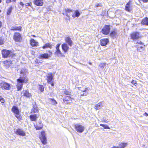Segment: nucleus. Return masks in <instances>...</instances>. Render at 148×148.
Segmentation results:
<instances>
[{"instance_id": "obj_39", "label": "nucleus", "mask_w": 148, "mask_h": 148, "mask_svg": "<svg viewBox=\"0 0 148 148\" xmlns=\"http://www.w3.org/2000/svg\"><path fill=\"white\" fill-rule=\"evenodd\" d=\"M50 100L51 103L53 104H55L57 103V102L56 101L53 99H50Z\"/></svg>"}, {"instance_id": "obj_29", "label": "nucleus", "mask_w": 148, "mask_h": 148, "mask_svg": "<svg viewBox=\"0 0 148 148\" xmlns=\"http://www.w3.org/2000/svg\"><path fill=\"white\" fill-rule=\"evenodd\" d=\"M137 50L140 52H142L143 51L144 49L145 45H137Z\"/></svg>"}, {"instance_id": "obj_34", "label": "nucleus", "mask_w": 148, "mask_h": 148, "mask_svg": "<svg viewBox=\"0 0 148 148\" xmlns=\"http://www.w3.org/2000/svg\"><path fill=\"white\" fill-rule=\"evenodd\" d=\"M127 144L126 143H121L119 146V148H124L127 145Z\"/></svg>"}, {"instance_id": "obj_14", "label": "nucleus", "mask_w": 148, "mask_h": 148, "mask_svg": "<svg viewBox=\"0 0 148 148\" xmlns=\"http://www.w3.org/2000/svg\"><path fill=\"white\" fill-rule=\"evenodd\" d=\"M131 1H129L126 4L125 6V10L126 11L130 12L132 10V7L130 6Z\"/></svg>"}, {"instance_id": "obj_1", "label": "nucleus", "mask_w": 148, "mask_h": 148, "mask_svg": "<svg viewBox=\"0 0 148 148\" xmlns=\"http://www.w3.org/2000/svg\"><path fill=\"white\" fill-rule=\"evenodd\" d=\"M20 77L17 79L16 87L18 90H20L23 87L24 83L28 81L26 75L28 73L27 70L25 68H22L20 71Z\"/></svg>"}, {"instance_id": "obj_6", "label": "nucleus", "mask_w": 148, "mask_h": 148, "mask_svg": "<svg viewBox=\"0 0 148 148\" xmlns=\"http://www.w3.org/2000/svg\"><path fill=\"white\" fill-rule=\"evenodd\" d=\"M65 14L67 16V18H65L66 20H70V17L69 16L73 14V11L70 9H65Z\"/></svg>"}, {"instance_id": "obj_24", "label": "nucleus", "mask_w": 148, "mask_h": 148, "mask_svg": "<svg viewBox=\"0 0 148 148\" xmlns=\"http://www.w3.org/2000/svg\"><path fill=\"white\" fill-rule=\"evenodd\" d=\"M37 115L36 114H31L29 116L30 119L32 121H35L36 120V119L38 117Z\"/></svg>"}, {"instance_id": "obj_37", "label": "nucleus", "mask_w": 148, "mask_h": 148, "mask_svg": "<svg viewBox=\"0 0 148 148\" xmlns=\"http://www.w3.org/2000/svg\"><path fill=\"white\" fill-rule=\"evenodd\" d=\"M15 116L19 120H20L21 119L22 117L20 115L19 113L18 114H15Z\"/></svg>"}, {"instance_id": "obj_46", "label": "nucleus", "mask_w": 148, "mask_h": 148, "mask_svg": "<svg viewBox=\"0 0 148 148\" xmlns=\"http://www.w3.org/2000/svg\"><path fill=\"white\" fill-rule=\"evenodd\" d=\"M136 44H139V45H144L143 43L141 42V41H138L137 42Z\"/></svg>"}, {"instance_id": "obj_13", "label": "nucleus", "mask_w": 148, "mask_h": 148, "mask_svg": "<svg viewBox=\"0 0 148 148\" xmlns=\"http://www.w3.org/2000/svg\"><path fill=\"white\" fill-rule=\"evenodd\" d=\"M109 40L108 38L101 39L100 40V43L102 46H106L109 42Z\"/></svg>"}, {"instance_id": "obj_22", "label": "nucleus", "mask_w": 148, "mask_h": 148, "mask_svg": "<svg viewBox=\"0 0 148 148\" xmlns=\"http://www.w3.org/2000/svg\"><path fill=\"white\" fill-rule=\"evenodd\" d=\"M31 45L33 47L37 46L38 45V42H36L34 39H32L30 41Z\"/></svg>"}, {"instance_id": "obj_26", "label": "nucleus", "mask_w": 148, "mask_h": 148, "mask_svg": "<svg viewBox=\"0 0 148 148\" xmlns=\"http://www.w3.org/2000/svg\"><path fill=\"white\" fill-rule=\"evenodd\" d=\"M21 26L17 27L16 26L12 27L10 28L11 30H21Z\"/></svg>"}, {"instance_id": "obj_53", "label": "nucleus", "mask_w": 148, "mask_h": 148, "mask_svg": "<svg viewBox=\"0 0 148 148\" xmlns=\"http://www.w3.org/2000/svg\"><path fill=\"white\" fill-rule=\"evenodd\" d=\"M20 4L21 5H22V6H23L24 5V4L22 2H20Z\"/></svg>"}, {"instance_id": "obj_31", "label": "nucleus", "mask_w": 148, "mask_h": 148, "mask_svg": "<svg viewBox=\"0 0 148 148\" xmlns=\"http://www.w3.org/2000/svg\"><path fill=\"white\" fill-rule=\"evenodd\" d=\"M52 47V45L51 44V43H46L45 44V45L43 46L42 48L44 49L47 48H51Z\"/></svg>"}, {"instance_id": "obj_5", "label": "nucleus", "mask_w": 148, "mask_h": 148, "mask_svg": "<svg viewBox=\"0 0 148 148\" xmlns=\"http://www.w3.org/2000/svg\"><path fill=\"white\" fill-rule=\"evenodd\" d=\"M0 87L5 90H9L10 88V85L8 83L3 82L0 83Z\"/></svg>"}, {"instance_id": "obj_44", "label": "nucleus", "mask_w": 148, "mask_h": 148, "mask_svg": "<svg viewBox=\"0 0 148 148\" xmlns=\"http://www.w3.org/2000/svg\"><path fill=\"white\" fill-rule=\"evenodd\" d=\"M3 43V40L1 37H0V45H2Z\"/></svg>"}, {"instance_id": "obj_45", "label": "nucleus", "mask_w": 148, "mask_h": 148, "mask_svg": "<svg viewBox=\"0 0 148 148\" xmlns=\"http://www.w3.org/2000/svg\"><path fill=\"white\" fill-rule=\"evenodd\" d=\"M15 0H6V3H9L11 2L12 1L15 2Z\"/></svg>"}, {"instance_id": "obj_10", "label": "nucleus", "mask_w": 148, "mask_h": 148, "mask_svg": "<svg viewBox=\"0 0 148 148\" xmlns=\"http://www.w3.org/2000/svg\"><path fill=\"white\" fill-rule=\"evenodd\" d=\"M13 38L16 42H19L21 39V35L19 33L16 32L14 34Z\"/></svg>"}, {"instance_id": "obj_59", "label": "nucleus", "mask_w": 148, "mask_h": 148, "mask_svg": "<svg viewBox=\"0 0 148 148\" xmlns=\"http://www.w3.org/2000/svg\"><path fill=\"white\" fill-rule=\"evenodd\" d=\"M1 0H0V3H1Z\"/></svg>"}, {"instance_id": "obj_11", "label": "nucleus", "mask_w": 148, "mask_h": 148, "mask_svg": "<svg viewBox=\"0 0 148 148\" xmlns=\"http://www.w3.org/2000/svg\"><path fill=\"white\" fill-rule=\"evenodd\" d=\"M16 134L21 136H24L26 135L25 132L22 129H16L15 131Z\"/></svg>"}, {"instance_id": "obj_52", "label": "nucleus", "mask_w": 148, "mask_h": 148, "mask_svg": "<svg viewBox=\"0 0 148 148\" xmlns=\"http://www.w3.org/2000/svg\"><path fill=\"white\" fill-rule=\"evenodd\" d=\"M143 1L144 3H146L148 1V0H143Z\"/></svg>"}, {"instance_id": "obj_9", "label": "nucleus", "mask_w": 148, "mask_h": 148, "mask_svg": "<svg viewBox=\"0 0 148 148\" xmlns=\"http://www.w3.org/2000/svg\"><path fill=\"white\" fill-rule=\"evenodd\" d=\"M41 137L40 138L42 143L44 145H45L47 143V139L45 137V133L44 132H41Z\"/></svg>"}, {"instance_id": "obj_61", "label": "nucleus", "mask_w": 148, "mask_h": 148, "mask_svg": "<svg viewBox=\"0 0 148 148\" xmlns=\"http://www.w3.org/2000/svg\"><path fill=\"white\" fill-rule=\"evenodd\" d=\"M63 14L64 15V13H63Z\"/></svg>"}, {"instance_id": "obj_56", "label": "nucleus", "mask_w": 148, "mask_h": 148, "mask_svg": "<svg viewBox=\"0 0 148 148\" xmlns=\"http://www.w3.org/2000/svg\"><path fill=\"white\" fill-rule=\"evenodd\" d=\"M144 114H145V115L146 116H148V114L146 112H145Z\"/></svg>"}, {"instance_id": "obj_57", "label": "nucleus", "mask_w": 148, "mask_h": 148, "mask_svg": "<svg viewBox=\"0 0 148 148\" xmlns=\"http://www.w3.org/2000/svg\"><path fill=\"white\" fill-rule=\"evenodd\" d=\"M1 25H2L1 22V21H0V28L1 27Z\"/></svg>"}, {"instance_id": "obj_38", "label": "nucleus", "mask_w": 148, "mask_h": 148, "mask_svg": "<svg viewBox=\"0 0 148 148\" xmlns=\"http://www.w3.org/2000/svg\"><path fill=\"white\" fill-rule=\"evenodd\" d=\"M39 89L41 92H43L44 90V88L43 86L42 85H39Z\"/></svg>"}, {"instance_id": "obj_47", "label": "nucleus", "mask_w": 148, "mask_h": 148, "mask_svg": "<svg viewBox=\"0 0 148 148\" xmlns=\"http://www.w3.org/2000/svg\"><path fill=\"white\" fill-rule=\"evenodd\" d=\"M95 7H96L101 6V4H99V3H98V4H96L95 5Z\"/></svg>"}, {"instance_id": "obj_30", "label": "nucleus", "mask_w": 148, "mask_h": 148, "mask_svg": "<svg viewBox=\"0 0 148 148\" xmlns=\"http://www.w3.org/2000/svg\"><path fill=\"white\" fill-rule=\"evenodd\" d=\"M116 30L114 29L111 32L110 34V36L114 38V37H116Z\"/></svg>"}, {"instance_id": "obj_27", "label": "nucleus", "mask_w": 148, "mask_h": 148, "mask_svg": "<svg viewBox=\"0 0 148 148\" xmlns=\"http://www.w3.org/2000/svg\"><path fill=\"white\" fill-rule=\"evenodd\" d=\"M103 107L102 102H101L95 105V108L96 110L100 109Z\"/></svg>"}, {"instance_id": "obj_18", "label": "nucleus", "mask_w": 148, "mask_h": 148, "mask_svg": "<svg viewBox=\"0 0 148 148\" xmlns=\"http://www.w3.org/2000/svg\"><path fill=\"white\" fill-rule=\"evenodd\" d=\"M12 111L15 114L19 113V111L18 108L16 106H14L12 108Z\"/></svg>"}, {"instance_id": "obj_50", "label": "nucleus", "mask_w": 148, "mask_h": 148, "mask_svg": "<svg viewBox=\"0 0 148 148\" xmlns=\"http://www.w3.org/2000/svg\"><path fill=\"white\" fill-rule=\"evenodd\" d=\"M53 82H51L50 83V82H49V83H48L49 84H51V85L52 86H54V84H53Z\"/></svg>"}, {"instance_id": "obj_54", "label": "nucleus", "mask_w": 148, "mask_h": 148, "mask_svg": "<svg viewBox=\"0 0 148 148\" xmlns=\"http://www.w3.org/2000/svg\"><path fill=\"white\" fill-rule=\"evenodd\" d=\"M111 148H119V147L114 146L112 147Z\"/></svg>"}, {"instance_id": "obj_40", "label": "nucleus", "mask_w": 148, "mask_h": 148, "mask_svg": "<svg viewBox=\"0 0 148 148\" xmlns=\"http://www.w3.org/2000/svg\"><path fill=\"white\" fill-rule=\"evenodd\" d=\"M106 64L105 63H101L99 65V66L101 68H103L106 66Z\"/></svg>"}, {"instance_id": "obj_32", "label": "nucleus", "mask_w": 148, "mask_h": 148, "mask_svg": "<svg viewBox=\"0 0 148 148\" xmlns=\"http://www.w3.org/2000/svg\"><path fill=\"white\" fill-rule=\"evenodd\" d=\"M38 112V108L36 106H34L31 110V113H34Z\"/></svg>"}, {"instance_id": "obj_17", "label": "nucleus", "mask_w": 148, "mask_h": 148, "mask_svg": "<svg viewBox=\"0 0 148 148\" xmlns=\"http://www.w3.org/2000/svg\"><path fill=\"white\" fill-rule=\"evenodd\" d=\"M4 66L6 68H8L12 64V62L10 60H8L4 61Z\"/></svg>"}, {"instance_id": "obj_43", "label": "nucleus", "mask_w": 148, "mask_h": 148, "mask_svg": "<svg viewBox=\"0 0 148 148\" xmlns=\"http://www.w3.org/2000/svg\"><path fill=\"white\" fill-rule=\"evenodd\" d=\"M103 121L106 123H108L109 121L108 120V119L106 118L104 119Z\"/></svg>"}, {"instance_id": "obj_16", "label": "nucleus", "mask_w": 148, "mask_h": 148, "mask_svg": "<svg viewBox=\"0 0 148 148\" xmlns=\"http://www.w3.org/2000/svg\"><path fill=\"white\" fill-rule=\"evenodd\" d=\"M62 50L65 53L69 49V46L66 43L62 44Z\"/></svg>"}, {"instance_id": "obj_51", "label": "nucleus", "mask_w": 148, "mask_h": 148, "mask_svg": "<svg viewBox=\"0 0 148 148\" xmlns=\"http://www.w3.org/2000/svg\"><path fill=\"white\" fill-rule=\"evenodd\" d=\"M25 5L26 6H30V3H26V4H25Z\"/></svg>"}, {"instance_id": "obj_23", "label": "nucleus", "mask_w": 148, "mask_h": 148, "mask_svg": "<svg viewBox=\"0 0 148 148\" xmlns=\"http://www.w3.org/2000/svg\"><path fill=\"white\" fill-rule=\"evenodd\" d=\"M65 40L70 46H71L72 44V41L70 38L69 37H66Z\"/></svg>"}, {"instance_id": "obj_48", "label": "nucleus", "mask_w": 148, "mask_h": 148, "mask_svg": "<svg viewBox=\"0 0 148 148\" xmlns=\"http://www.w3.org/2000/svg\"><path fill=\"white\" fill-rule=\"evenodd\" d=\"M86 95H87V93H84L82 94H81V96H86Z\"/></svg>"}, {"instance_id": "obj_28", "label": "nucleus", "mask_w": 148, "mask_h": 148, "mask_svg": "<svg viewBox=\"0 0 148 148\" xmlns=\"http://www.w3.org/2000/svg\"><path fill=\"white\" fill-rule=\"evenodd\" d=\"M141 23L143 25H148V18H143L141 21Z\"/></svg>"}, {"instance_id": "obj_19", "label": "nucleus", "mask_w": 148, "mask_h": 148, "mask_svg": "<svg viewBox=\"0 0 148 148\" xmlns=\"http://www.w3.org/2000/svg\"><path fill=\"white\" fill-rule=\"evenodd\" d=\"M47 82L48 83L51 82L53 81V74L52 73L49 74L47 76Z\"/></svg>"}, {"instance_id": "obj_55", "label": "nucleus", "mask_w": 148, "mask_h": 148, "mask_svg": "<svg viewBox=\"0 0 148 148\" xmlns=\"http://www.w3.org/2000/svg\"><path fill=\"white\" fill-rule=\"evenodd\" d=\"M87 90H88V89L87 88H86L84 90H83V92H86V91Z\"/></svg>"}, {"instance_id": "obj_41", "label": "nucleus", "mask_w": 148, "mask_h": 148, "mask_svg": "<svg viewBox=\"0 0 148 148\" xmlns=\"http://www.w3.org/2000/svg\"><path fill=\"white\" fill-rule=\"evenodd\" d=\"M35 127L37 130H40L41 129L42 127V126L41 125L40 126H38L37 125L35 126Z\"/></svg>"}, {"instance_id": "obj_3", "label": "nucleus", "mask_w": 148, "mask_h": 148, "mask_svg": "<svg viewBox=\"0 0 148 148\" xmlns=\"http://www.w3.org/2000/svg\"><path fill=\"white\" fill-rule=\"evenodd\" d=\"M75 128L77 132L79 133H82L84 130V126L78 124L75 125Z\"/></svg>"}, {"instance_id": "obj_33", "label": "nucleus", "mask_w": 148, "mask_h": 148, "mask_svg": "<svg viewBox=\"0 0 148 148\" xmlns=\"http://www.w3.org/2000/svg\"><path fill=\"white\" fill-rule=\"evenodd\" d=\"M12 6L8 8L7 12V14L8 15H10V14L12 12Z\"/></svg>"}, {"instance_id": "obj_15", "label": "nucleus", "mask_w": 148, "mask_h": 148, "mask_svg": "<svg viewBox=\"0 0 148 148\" xmlns=\"http://www.w3.org/2000/svg\"><path fill=\"white\" fill-rule=\"evenodd\" d=\"M34 3L36 5L38 6H42L43 4V0H34Z\"/></svg>"}, {"instance_id": "obj_4", "label": "nucleus", "mask_w": 148, "mask_h": 148, "mask_svg": "<svg viewBox=\"0 0 148 148\" xmlns=\"http://www.w3.org/2000/svg\"><path fill=\"white\" fill-rule=\"evenodd\" d=\"M110 27L109 25H106L102 28L101 32L103 34L108 35L110 32Z\"/></svg>"}, {"instance_id": "obj_62", "label": "nucleus", "mask_w": 148, "mask_h": 148, "mask_svg": "<svg viewBox=\"0 0 148 148\" xmlns=\"http://www.w3.org/2000/svg\"><path fill=\"white\" fill-rule=\"evenodd\" d=\"M41 123V122H40V123Z\"/></svg>"}, {"instance_id": "obj_58", "label": "nucleus", "mask_w": 148, "mask_h": 148, "mask_svg": "<svg viewBox=\"0 0 148 148\" xmlns=\"http://www.w3.org/2000/svg\"><path fill=\"white\" fill-rule=\"evenodd\" d=\"M89 64H90V65H91V62H89Z\"/></svg>"}, {"instance_id": "obj_21", "label": "nucleus", "mask_w": 148, "mask_h": 148, "mask_svg": "<svg viewBox=\"0 0 148 148\" xmlns=\"http://www.w3.org/2000/svg\"><path fill=\"white\" fill-rule=\"evenodd\" d=\"M22 94L23 95L27 97H29L31 96V94L29 93V91L26 90H24L23 91Z\"/></svg>"}, {"instance_id": "obj_36", "label": "nucleus", "mask_w": 148, "mask_h": 148, "mask_svg": "<svg viewBox=\"0 0 148 148\" xmlns=\"http://www.w3.org/2000/svg\"><path fill=\"white\" fill-rule=\"evenodd\" d=\"M100 125L103 127L105 129H110V127L106 125H104L101 124H100Z\"/></svg>"}, {"instance_id": "obj_20", "label": "nucleus", "mask_w": 148, "mask_h": 148, "mask_svg": "<svg viewBox=\"0 0 148 148\" xmlns=\"http://www.w3.org/2000/svg\"><path fill=\"white\" fill-rule=\"evenodd\" d=\"M49 57V54L47 53L41 54L39 56V58L40 59H47Z\"/></svg>"}, {"instance_id": "obj_60", "label": "nucleus", "mask_w": 148, "mask_h": 148, "mask_svg": "<svg viewBox=\"0 0 148 148\" xmlns=\"http://www.w3.org/2000/svg\"><path fill=\"white\" fill-rule=\"evenodd\" d=\"M33 36L34 37H35V35H33Z\"/></svg>"}, {"instance_id": "obj_25", "label": "nucleus", "mask_w": 148, "mask_h": 148, "mask_svg": "<svg viewBox=\"0 0 148 148\" xmlns=\"http://www.w3.org/2000/svg\"><path fill=\"white\" fill-rule=\"evenodd\" d=\"M80 13L78 10L74 11V13L72 14V17L73 18L78 17L79 16Z\"/></svg>"}, {"instance_id": "obj_2", "label": "nucleus", "mask_w": 148, "mask_h": 148, "mask_svg": "<svg viewBox=\"0 0 148 148\" xmlns=\"http://www.w3.org/2000/svg\"><path fill=\"white\" fill-rule=\"evenodd\" d=\"M60 44H58L57 45L56 47V51L55 52V54L59 57H64V55L61 52L60 49Z\"/></svg>"}, {"instance_id": "obj_42", "label": "nucleus", "mask_w": 148, "mask_h": 148, "mask_svg": "<svg viewBox=\"0 0 148 148\" xmlns=\"http://www.w3.org/2000/svg\"><path fill=\"white\" fill-rule=\"evenodd\" d=\"M0 101L2 103H4L5 101V100L1 96H0Z\"/></svg>"}, {"instance_id": "obj_7", "label": "nucleus", "mask_w": 148, "mask_h": 148, "mask_svg": "<svg viewBox=\"0 0 148 148\" xmlns=\"http://www.w3.org/2000/svg\"><path fill=\"white\" fill-rule=\"evenodd\" d=\"M131 38L133 40L137 39L141 37V36L139 33L138 32H134L131 35Z\"/></svg>"}, {"instance_id": "obj_12", "label": "nucleus", "mask_w": 148, "mask_h": 148, "mask_svg": "<svg viewBox=\"0 0 148 148\" xmlns=\"http://www.w3.org/2000/svg\"><path fill=\"white\" fill-rule=\"evenodd\" d=\"M73 99L70 97L66 96L64 97L63 100L65 103L67 104L72 101Z\"/></svg>"}, {"instance_id": "obj_63", "label": "nucleus", "mask_w": 148, "mask_h": 148, "mask_svg": "<svg viewBox=\"0 0 148 148\" xmlns=\"http://www.w3.org/2000/svg\"><path fill=\"white\" fill-rule=\"evenodd\" d=\"M1 12V11L0 10V12Z\"/></svg>"}, {"instance_id": "obj_35", "label": "nucleus", "mask_w": 148, "mask_h": 148, "mask_svg": "<svg viewBox=\"0 0 148 148\" xmlns=\"http://www.w3.org/2000/svg\"><path fill=\"white\" fill-rule=\"evenodd\" d=\"M64 94L66 95H69L71 94V92L68 90H65L64 91Z\"/></svg>"}, {"instance_id": "obj_49", "label": "nucleus", "mask_w": 148, "mask_h": 148, "mask_svg": "<svg viewBox=\"0 0 148 148\" xmlns=\"http://www.w3.org/2000/svg\"><path fill=\"white\" fill-rule=\"evenodd\" d=\"M131 83L133 84H135L136 83V81H134V80H132V82Z\"/></svg>"}, {"instance_id": "obj_8", "label": "nucleus", "mask_w": 148, "mask_h": 148, "mask_svg": "<svg viewBox=\"0 0 148 148\" xmlns=\"http://www.w3.org/2000/svg\"><path fill=\"white\" fill-rule=\"evenodd\" d=\"M12 53L11 51L6 49H3L2 51V54L4 58H7Z\"/></svg>"}]
</instances>
